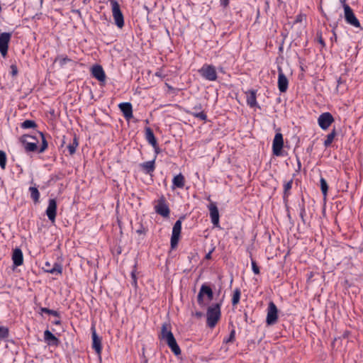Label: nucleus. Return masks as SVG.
<instances>
[{"label":"nucleus","mask_w":363,"mask_h":363,"mask_svg":"<svg viewBox=\"0 0 363 363\" xmlns=\"http://www.w3.org/2000/svg\"><path fill=\"white\" fill-rule=\"evenodd\" d=\"M159 338L165 341L168 347L176 356L181 354V349L171 331V325L169 323H164L162 324Z\"/></svg>","instance_id":"obj_1"},{"label":"nucleus","mask_w":363,"mask_h":363,"mask_svg":"<svg viewBox=\"0 0 363 363\" xmlns=\"http://www.w3.org/2000/svg\"><path fill=\"white\" fill-rule=\"evenodd\" d=\"M221 303H213L206 311V324L210 328H213L220 318Z\"/></svg>","instance_id":"obj_2"},{"label":"nucleus","mask_w":363,"mask_h":363,"mask_svg":"<svg viewBox=\"0 0 363 363\" xmlns=\"http://www.w3.org/2000/svg\"><path fill=\"white\" fill-rule=\"evenodd\" d=\"M110 3L112 7V14L115 24L119 28H122L124 26V17L121 12L120 5L116 0H110Z\"/></svg>","instance_id":"obj_3"},{"label":"nucleus","mask_w":363,"mask_h":363,"mask_svg":"<svg viewBox=\"0 0 363 363\" xmlns=\"http://www.w3.org/2000/svg\"><path fill=\"white\" fill-rule=\"evenodd\" d=\"M206 296L208 301H211L213 298V292L212 289L206 284L201 285L199 292L197 295V302L201 307L205 306L203 297Z\"/></svg>","instance_id":"obj_4"},{"label":"nucleus","mask_w":363,"mask_h":363,"mask_svg":"<svg viewBox=\"0 0 363 363\" xmlns=\"http://www.w3.org/2000/svg\"><path fill=\"white\" fill-rule=\"evenodd\" d=\"M184 219V217H181L179 220H177L172 228V233L170 240L171 248L174 249L177 247L178 242L180 238V234L182 231V220Z\"/></svg>","instance_id":"obj_5"},{"label":"nucleus","mask_w":363,"mask_h":363,"mask_svg":"<svg viewBox=\"0 0 363 363\" xmlns=\"http://www.w3.org/2000/svg\"><path fill=\"white\" fill-rule=\"evenodd\" d=\"M199 72L204 79L208 81H216L218 78L216 68L211 65H203Z\"/></svg>","instance_id":"obj_6"},{"label":"nucleus","mask_w":363,"mask_h":363,"mask_svg":"<svg viewBox=\"0 0 363 363\" xmlns=\"http://www.w3.org/2000/svg\"><path fill=\"white\" fill-rule=\"evenodd\" d=\"M343 8H344V11H345V21L348 24H350L355 28H360V23H359V20L357 18V17L355 16L353 11L350 8V6L347 4H344Z\"/></svg>","instance_id":"obj_7"},{"label":"nucleus","mask_w":363,"mask_h":363,"mask_svg":"<svg viewBox=\"0 0 363 363\" xmlns=\"http://www.w3.org/2000/svg\"><path fill=\"white\" fill-rule=\"evenodd\" d=\"M278 319V309L273 301H270L267 308L266 323L268 325H274Z\"/></svg>","instance_id":"obj_8"},{"label":"nucleus","mask_w":363,"mask_h":363,"mask_svg":"<svg viewBox=\"0 0 363 363\" xmlns=\"http://www.w3.org/2000/svg\"><path fill=\"white\" fill-rule=\"evenodd\" d=\"M284 147L283 135L281 133H277L272 143V152L275 156L282 155V148Z\"/></svg>","instance_id":"obj_9"},{"label":"nucleus","mask_w":363,"mask_h":363,"mask_svg":"<svg viewBox=\"0 0 363 363\" xmlns=\"http://www.w3.org/2000/svg\"><path fill=\"white\" fill-rule=\"evenodd\" d=\"M334 121L333 115L329 112L323 113L318 118V123L320 128L324 130L328 129Z\"/></svg>","instance_id":"obj_10"},{"label":"nucleus","mask_w":363,"mask_h":363,"mask_svg":"<svg viewBox=\"0 0 363 363\" xmlns=\"http://www.w3.org/2000/svg\"><path fill=\"white\" fill-rule=\"evenodd\" d=\"M11 38V33H0V53L5 57L8 53L9 43Z\"/></svg>","instance_id":"obj_11"},{"label":"nucleus","mask_w":363,"mask_h":363,"mask_svg":"<svg viewBox=\"0 0 363 363\" xmlns=\"http://www.w3.org/2000/svg\"><path fill=\"white\" fill-rule=\"evenodd\" d=\"M155 209L157 213L164 218L169 217V216L170 210L164 197L158 200V203L155 206Z\"/></svg>","instance_id":"obj_12"},{"label":"nucleus","mask_w":363,"mask_h":363,"mask_svg":"<svg viewBox=\"0 0 363 363\" xmlns=\"http://www.w3.org/2000/svg\"><path fill=\"white\" fill-rule=\"evenodd\" d=\"M28 137H29L28 134H24L19 139L20 142L22 143V145L24 147L25 150L28 152H35V151L38 152V140H36V142H28Z\"/></svg>","instance_id":"obj_13"},{"label":"nucleus","mask_w":363,"mask_h":363,"mask_svg":"<svg viewBox=\"0 0 363 363\" xmlns=\"http://www.w3.org/2000/svg\"><path fill=\"white\" fill-rule=\"evenodd\" d=\"M57 201L55 199H50L48 201V206L46 209V215L48 218V219L52 222L54 223L55 221V218L57 215Z\"/></svg>","instance_id":"obj_14"},{"label":"nucleus","mask_w":363,"mask_h":363,"mask_svg":"<svg viewBox=\"0 0 363 363\" xmlns=\"http://www.w3.org/2000/svg\"><path fill=\"white\" fill-rule=\"evenodd\" d=\"M91 330L92 337V348L98 354H100L102 350L101 338L96 334L94 325L91 327Z\"/></svg>","instance_id":"obj_15"},{"label":"nucleus","mask_w":363,"mask_h":363,"mask_svg":"<svg viewBox=\"0 0 363 363\" xmlns=\"http://www.w3.org/2000/svg\"><path fill=\"white\" fill-rule=\"evenodd\" d=\"M278 72V88L280 92L284 93L288 89L289 81L284 74L281 68L279 67Z\"/></svg>","instance_id":"obj_16"},{"label":"nucleus","mask_w":363,"mask_h":363,"mask_svg":"<svg viewBox=\"0 0 363 363\" xmlns=\"http://www.w3.org/2000/svg\"><path fill=\"white\" fill-rule=\"evenodd\" d=\"M208 210L212 223L216 227L219 226V211L216 204L215 203H211L208 205Z\"/></svg>","instance_id":"obj_17"},{"label":"nucleus","mask_w":363,"mask_h":363,"mask_svg":"<svg viewBox=\"0 0 363 363\" xmlns=\"http://www.w3.org/2000/svg\"><path fill=\"white\" fill-rule=\"evenodd\" d=\"M118 107L126 120L128 121L133 118V106L130 102L121 103Z\"/></svg>","instance_id":"obj_18"},{"label":"nucleus","mask_w":363,"mask_h":363,"mask_svg":"<svg viewBox=\"0 0 363 363\" xmlns=\"http://www.w3.org/2000/svg\"><path fill=\"white\" fill-rule=\"evenodd\" d=\"M43 269L45 272L52 274H61L62 272V265L57 262H55L53 266H51L50 262H46Z\"/></svg>","instance_id":"obj_19"},{"label":"nucleus","mask_w":363,"mask_h":363,"mask_svg":"<svg viewBox=\"0 0 363 363\" xmlns=\"http://www.w3.org/2000/svg\"><path fill=\"white\" fill-rule=\"evenodd\" d=\"M91 74L99 82H103L106 80V74L101 65H94L91 68Z\"/></svg>","instance_id":"obj_20"},{"label":"nucleus","mask_w":363,"mask_h":363,"mask_svg":"<svg viewBox=\"0 0 363 363\" xmlns=\"http://www.w3.org/2000/svg\"><path fill=\"white\" fill-rule=\"evenodd\" d=\"M246 94V101L247 104L251 107L254 108L255 106H257L258 108H260L259 106H258L257 102V91L256 90H249L245 92Z\"/></svg>","instance_id":"obj_21"},{"label":"nucleus","mask_w":363,"mask_h":363,"mask_svg":"<svg viewBox=\"0 0 363 363\" xmlns=\"http://www.w3.org/2000/svg\"><path fill=\"white\" fill-rule=\"evenodd\" d=\"M142 171L146 174H152L155 169V158L140 164Z\"/></svg>","instance_id":"obj_22"},{"label":"nucleus","mask_w":363,"mask_h":363,"mask_svg":"<svg viewBox=\"0 0 363 363\" xmlns=\"http://www.w3.org/2000/svg\"><path fill=\"white\" fill-rule=\"evenodd\" d=\"M12 260L13 264L16 267H18L23 264V255L21 250L20 248H16L13 250L12 253Z\"/></svg>","instance_id":"obj_23"},{"label":"nucleus","mask_w":363,"mask_h":363,"mask_svg":"<svg viewBox=\"0 0 363 363\" xmlns=\"http://www.w3.org/2000/svg\"><path fill=\"white\" fill-rule=\"evenodd\" d=\"M45 341L49 345L57 346L60 344V340L56 337L49 330L44 332Z\"/></svg>","instance_id":"obj_24"},{"label":"nucleus","mask_w":363,"mask_h":363,"mask_svg":"<svg viewBox=\"0 0 363 363\" xmlns=\"http://www.w3.org/2000/svg\"><path fill=\"white\" fill-rule=\"evenodd\" d=\"M185 184V178L181 173L174 177L172 179V189H183Z\"/></svg>","instance_id":"obj_25"},{"label":"nucleus","mask_w":363,"mask_h":363,"mask_svg":"<svg viewBox=\"0 0 363 363\" xmlns=\"http://www.w3.org/2000/svg\"><path fill=\"white\" fill-rule=\"evenodd\" d=\"M145 139L152 146H155L157 143L153 130L150 127L145 128Z\"/></svg>","instance_id":"obj_26"},{"label":"nucleus","mask_w":363,"mask_h":363,"mask_svg":"<svg viewBox=\"0 0 363 363\" xmlns=\"http://www.w3.org/2000/svg\"><path fill=\"white\" fill-rule=\"evenodd\" d=\"M29 191L30 193V198L32 199L34 203H39V199H40V192L37 187L35 186H30L29 188Z\"/></svg>","instance_id":"obj_27"},{"label":"nucleus","mask_w":363,"mask_h":363,"mask_svg":"<svg viewBox=\"0 0 363 363\" xmlns=\"http://www.w3.org/2000/svg\"><path fill=\"white\" fill-rule=\"evenodd\" d=\"M336 134L335 128H333V130L326 136V139L324 141V146L325 147H329L332 144Z\"/></svg>","instance_id":"obj_28"},{"label":"nucleus","mask_w":363,"mask_h":363,"mask_svg":"<svg viewBox=\"0 0 363 363\" xmlns=\"http://www.w3.org/2000/svg\"><path fill=\"white\" fill-rule=\"evenodd\" d=\"M38 127L37 123L32 120H26L23 123H21V128L23 129H29L33 128L35 129Z\"/></svg>","instance_id":"obj_29"},{"label":"nucleus","mask_w":363,"mask_h":363,"mask_svg":"<svg viewBox=\"0 0 363 363\" xmlns=\"http://www.w3.org/2000/svg\"><path fill=\"white\" fill-rule=\"evenodd\" d=\"M79 145V142H78V138L76 136V135H74V138H73V141L72 143H70L68 146H67V148H68V150H69V154L72 155H74L76 152V149L77 147H78Z\"/></svg>","instance_id":"obj_30"},{"label":"nucleus","mask_w":363,"mask_h":363,"mask_svg":"<svg viewBox=\"0 0 363 363\" xmlns=\"http://www.w3.org/2000/svg\"><path fill=\"white\" fill-rule=\"evenodd\" d=\"M292 184H293V179H290L289 182H287L286 183L284 184V196H283V198L284 200H286L288 198V196H289V194H290L289 191L292 188Z\"/></svg>","instance_id":"obj_31"},{"label":"nucleus","mask_w":363,"mask_h":363,"mask_svg":"<svg viewBox=\"0 0 363 363\" xmlns=\"http://www.w3.org/2000/svg\"><path fill=\"white\" fill-rule=\"evenodd\" d=\"M37 133L40 136L41 140H42L41 146L38 149V152L42 153V152H45V150L48 148V142L45 139L44 134L42 132L38 131Z\"/></svg>","instance_id":"obj_32"},{"label":"nucleus","mask_w":363,"mask_h":363,"mask_svg":"<svg viewBox=\"0 0 363 363\" xmlns=\"http://www.w3.org/2000/svg\"><path fill=\"white\" fill-rule=\"evenodd\" d=\"M241 296V291L239 288H236L233 291V295L232 297V304L233 306L238 304Z\"/></svg>","instance_id":"obj_33"},{"label":"nucleus","mask_w":363,"mask_h":363,"mask_svg":"<svg viewBox=\"0 0 363 363\" xmlns=\"http://www.w3.org/2000/svg\"><path fill=\"white\" fill-rule=\"evenodd\" d=\"M298 207L300 209V217L303 223H306L305 216H306V208H305V201L304 199L302 198L301 201L298 203Z\"/></svg>","instance_id":"obj_34"},{"label":"nucleus","mask_w":363,"mask_h":363,"mask_svg":"<svg viewBox=\"0 0 363 363\" xmlns=\"http://www.w3.org/2000/svg\"><path fill=\"white\" fill-rule=\"evenodd\" d=\"M40 311L41 313H48L49 315H52L55 317L60 318V313L57 311L51 310V309H49V308H45V307H41L40 308Z\"/></svg>","instance_id":"obj_35"},{"label":"nucleus","mask_w":363,"mask_h":363,"mask_svg":"<svg viewBox=\"0 0 363 363\" xmlns=\"http://www.w3.org/2000/svg\"><path fill=\"white\" fill-rule=\"evenodd\" d=\"M57 61L59 62L60 67H63L67 62H70L71 59H69L67 56L59 55L56 57L55 60V62Z\"/></svg>","instance_id":"obj_36"},{"label":"nucleus","mask_w":363,"mask_h":363,"mask_svg":"<svg viewBox=\"0 0 363 363\" xmlns=\"http://www.w3.org/2000/svg\"><path fill=\"white\" fill-rule=\"evenodd\" d=\"M190 114L194 116V117L206 121L207 120V115L202 111H190Z\"/></svg>","instance_id":"obj_37"},{"label":"nucleus","mask_w":363,"mask_h":363,"mask_svg":"<svg viewBox=\"0 0 363 363\" xmlns=\"http://www.w3.org/2000/svg\"><path fill=\"white\" fill-rule=\"evenodd\" d=\"M320 185L321 191H322L323 194L325 196L328 193V183L326 182V180L323 177H321L320 179Z\"/></svg>","instance_id":"obj_38"},{"label":"nucleus","mask_w":363,"mask_h":363,"mask_svg":"<svg viewBox=\"0 0 363 363\" xmlns=\"http://www.w3.org/2000/svg\"><path fill=\"white\" fill-rule=\"evenodd\" d=\"M9 335V330L7 327L0 326V340H4Z\"/></svg>","instance_id":"obj_39"},{"label":"nucleus","mask_w":363,"mask_h":363,"mask_svg":"<svg viewBox=\"0 0 363 363\" xmlns=\"http://www.w3.org/2000/svg\"><path fill=\"white\" fill-rule=\"evenodd\" d=\"M6 155L5 152L0 150V167L2 169L6 168Z\"/></svg>","instance_id":"obj_40"},{"label":"nucleus","mask_w":363,"mask_h":363,"mask_svg":"<svg viewBox=\"0 0 363 363\" xmlns=\"http://www.w3.org/2000/svg\"><path fill=\"white\" fill-rule=\"evenodd\" d=\"M235 329H233L230 331L228 337L224 338L223 342V343L228 344L230 342H233L235 341Z\"/></svg>","instance_id":"obj_41"},{"label":"nucleus","mask_w":363,"mask_h":363,"mask_svg":"<svg viewBox=\"0 0 363 363\" xmlns=\"http://www.w3.org/2000/svg\"><path fill=\"white\" fill-rule=\"evenodd\" d=\"M251 264H252V269L253 272L255 274H259L260 273V271H259V268L257 266L256 262L255 260L252 259Z\"/></svg>","instance_id":"obj_42"},{"label":"nucleus","mask_w":363,"mask_h":363,"mask_svg":"<svg viewBox=\"0 0 363 363\" xmlns=\"http://www.w3.org/2000/svg\"><path fill=\"white\" fill-rule=\"evenodd\" d=\"M10 69H11V74L12 77H16L17 74H18V67L16 65H11L10 66Z\"/></svg>","instance_id":"obj_43"},{"label":"nucleus","mask_w":363,"mask_h":363,"mask_svg":"<svg viewBox=\"0 0 363 363\" xmlns=\"http://www.w3.org/2000/svg\"><path fill=\"white\" fill-rule=\"evenodd\" d=\"M131 277L133 279L132 285H133L134 286H137V278H136V275H135V270H133L131 272Z\"/></svg>","instance_id":"obj_44"},{"label":"nucleus","mask_w":363,"mask_h":363,"mask_svg":"<svg viewBox=\"0 0 363 363\" xmlns=\"http://www.w3.org/2000/svg\"><path fill=\"white\" fill-rule=\"evenodd\" d=\"M155 75L156 77H158L161 78V79H164V78L166 77V75L163 73V72H162V69H159V70H157V71L155 72Z\"/></svg>","instance_id":"obj_45"},{"label":"nucleus","mask_w":363,"mask_h":363,"mask_svg":"<svg viewBox=\"0 0 363 363\" xmlns=\"http://www.w3.org/2000/svg\"><path fill=\"white\" fill-rule=\"evenodd\" d=\"M306 18V16L305 15H303V14H298L296 18V20H295V23H301L302 22L303 19Z\"/></svg>","instance_id":"obj_46"},{"label":"nucleus","mask_w":363,"mask_h":363,"mask_svg":"<svg viewBox=\"0 0 363 363\" xmlns=\"http://www.w3.org/2000/svg\"><path fill=\"white\" fill-rule=\"evenodd\" d=\"M202 106L201 104H198L192 108L191 111H202Z\"/></svg>","instance_id":"obj_47"},{"label":"nucleus","mask_w":363,"mask_h":363,"mask_svg":"<svg viewBox=\"0 0 363 363\" xmlns=\"http://www.w3.org/2000/svg\"><path fill=\"white\" fill-rule=\"evenodd\" d=\"M154 150H155V158L156 159L157 157V155L160 153L161 150H160V148L158 146V144L157 143H156V145L155 146H152Z\"/></svg>","instance_id":"obj_48"},{"label":"nucleus","mask_w":363,"mask_h":363,"mask_svg":"<svg viewBox=\"0 0 363 363\" xmlns=\"http://www.w3.org/2000/svg\"><path fill=\"white\" fill-rule=\"evenodd\" d=\"M318 41L323 46H325V43L322 38L321 33L320 35L318 34Z\"/></svg>","instance_id":"obj_49"},{"label":"nucleus","mask_w":363,"mask_h":363,"mask_svg":"<svg viewBox=\"0 0 363 363\" xmlns=\"http://www.w3.org/2000/svg\"><path fill=\"white\" fill-rule=\"evenodd\" d=\"M136 233L138 234H145L146 233V230L143 225H141L140 228L136 230Z\"/></svg>","instance_id":"obj_50"},{"label":"nucleus","mask_w":363,"mask_h":363,"mask_svg":"<svg viewBox=\"0 0 363 363\" xmlns=\"http://www.w3.org/2000/svg\"><path fill=\"white\" fill-rule=\"evenodd\" d=\"M229 1L230 0H222L221 1V5L224 7V8H226L227 6H228L229 5Z\"/></svg>","instance_id":"obj_51"},{"label":"nucleus","mask_w":363,"mask_h":363,"mask_svg":"<svg viewBox=\"0 0 363 363\" xmlns=\"http://www.w3.org/2000/svg\"><path fill=\"white\" fill-rule=\"evenodd\" d=\"M214 248H213L211 251H209L205 256V259H211V254L213 252Z\"/></svg>","instance_id":"obj_52"},{"label":"nucleus","mask_w":363,"mask_h":363,"mask_svg":"<svg viewBox=\"0 0 363 363\" xmlns=\"http://www.w3.org/2000/svg\"><path fill=\"white\" fill-rule=\"evenodd\" d=\"M71 12L77 14L79 17L82 16L81 11L79 9H72Z\"/></svg>","instance_id":"obj_53"},{"label":"nucleus","mask_w":363,"mask_h":363,"mask_svg":"<svg viewBox=\"0 0 363 363\" xmlns=\"http://www.w3.org/2000/svg\"><path fill=\"white\" fill-rule=\"evenodd\" d=\"M296 160H297V167H298V170H300L301 168V160L300 159L297 157H296Z\"/></svg>","instance_id":"obj_54"},{"label":"nucleus","mask_w":363,"mask_h":363,"mask_svg":"<svg viewBox=\"0 0 363 363\" xmlns=\"http://www.w3.org/2000/svg\"><path fill=\"white\" fill-rule=\"evenodd\" d=\"M28 138H30V139H31V140H33V142H36V140H38V139L37 138V137H36V136H35V135H29Z\"/></svg>","instance_id":"obj_55"},{"label":"nucleus","mask_w":363,"mask_h":363,"mask_svg":"<svg viewBox=\"0 0 363 363\" xmlns=\"http://www.w3.org/2000/svg\"><path fill=\"white\" fill-rule=\"evenodd\" d=\"M53 324H55V325H60V324H61V321H60V319H59V320H54V321H53Z\"/></svg>","instance_id":"obj_56"},{"label":"nucleus","mask_w":363,"mask_h":363,"mask_svg":"<svg viewBox=\"0 0 363 363\" xmlns=\"http://www.w3.org/2000/svg\"><path fill=\"white\" fill-rule=\"evenodd\" d=\"M337 85L341 84L343 82L342 78L339 77V79H337Z\"/></svg>","instance_id":"obj_57"},{"label":"nucleus","mask_w":363,"mask_h":363,"mask_svg":"<svg viewBox=\"0 0 363 363\" xmlns=\"http://www.w3.org/2000/svg\"><path fill=\"white\" fill-rule=\"evenodd\" d=\"M166 86H167L168 89L169 90H173V87L170 85H169L168 84L166 83Z\"/></svg>","instance_id":"obj_58"},{"label":"nucleus","mask_w":363,"mask_h":363,"mask_svg":"<svg viewBox=\"0 0 363 363\" xmlns=\"http://www.w3.org/2000/svg\"><path fill=\"white\" fill-rule=\"evenodd\" d=\"M201 315H202L201 312H196V315L198 316V317H201Z\"/></svg>","instance_id":"obj_59"},{"label":"nucleus","mask_w":363,"mask_h":363,"mask_svg":"<svg viewBox=\"0 0 363 363\" xmlns=\"http://www.w3.org/2000/svg\"><path fill=\"white\" fill-rule=\"evenodd\" d=\"M43 1L44 0H40L41 4L43 3Z\"/></svg>","instance_id":"obj_60"},{"label":"nucleus","mask_w":363,"mask_h":363,"mask_svg":"<svg viewBox=\"0 0 363 363\" xmlns=\"http://www.w3.org/2000/svg\"><path fill=\"white\" fill-rule=\"evenodd\" d=\"M144 363H147V360H146V361H145V362H144Z\"/></svg>","instance_id":"obj_61"}]
</instances>
